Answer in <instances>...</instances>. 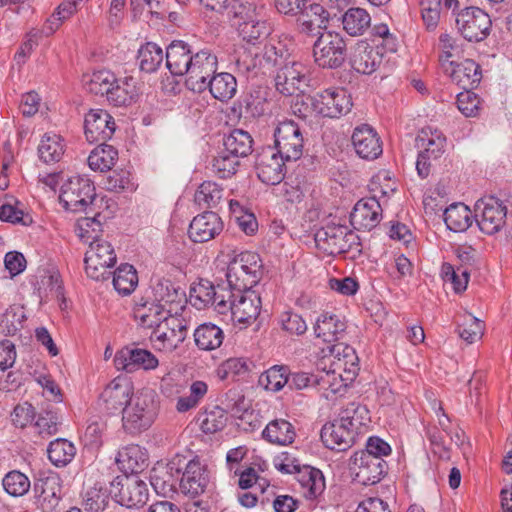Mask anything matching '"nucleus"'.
I'll use <instances>...</instances> for the list:
<instances>
[{
	"label": "nucleus",
	"mask_w": 512,
	"mask_h": 512,
	"mask_svg": "<svg viewBox=\"0 0 512 512\" xmlns=\"http://www.w3.org/2000/svg\"><path fill=\"white\" fill-rule=\"evenodd\" d=\"M364 413H367L365 407L354 402L349 403L341 410L338 419L323 426L321 439L325 446L336 451H345L350 448L356 440L360 427L364 425L362 417Z\"/></svg>",
	"instance_id": "obj_1"
},
{
	"label": "nucleus",
	"mask_w": 512,
	"mask_h": 512,
	"mask_svg": "<svg viewBox=\"0 0 512 512\" xmlns=\"http://www.w3.org/2000/svg\"><path fill=\"white\" fill-rule=\"evenodd\" d=\"M157 415L156 392L150 388L139 390L123 409V428L131 434L140 433L147 430L154 423Z\"/></svg>",
	"instance_id": "obj_2"
},
{
	"label": "nucleus",
	"mask_w": 512,
	"mask_h": 512,
	"mask_svg": "<svg viewBox=\"0 0 512 512\" xmlns=\"http://www.w3.org/2000/svg\"><path fill=\"white\" fill-rule=\"evenodd\" d=\"M232 10L229 17L237 28L239 36L250 44L261 43L271 33V26L261 16L257 6L251 0H245Z\"/></svg>",
	"instance_id": "obj_3"
},
{
	"label": "nucleus",
	"mask_w": 512,
	"mask_h": 512,
	"mask_svg": "<svg viewBox=\"0 0 512 512\" xmlns=\"http://www.w3.org/2000/svg\"><path fill=\"white\" fill-rule=\"evenodd\" d=\"M262 263L259 255L251 251H242L230 258L226 278L230 290L252 289L261 279Z\"/></svg>",
	"instance_id": "obj_4"
},
{
	"label": "nucleus",
	"mask_w": 512,
	"mask_h": 512,
	"mask_svg": "<svg viewBox=\"0 0 512 512\" xmlns=\"http://www.w3.org/2000/svg\"><path fill=\"white\" fill-rule=\"evenodd\" d=\"M60 202L66 210L81 212L89 206H103V198L96 195L94 184L87 178L74 176L61 186Z\"/></svg>",
	"instance_id": "obj_5"
},
{
	"label": "nucleus",
	"mask_w": 512,
	"mask_h": 512,
	"mask_svg": "<svg viewBox=\"0 0 512 512\" xmlns=\"http://www.w3.org/2000/svg\"><path fill=\"white\" fill-rule=\"evenodd\" d=\"M314 240L318 251L327 256L344 254L360 245L358 235L339 224L321 227L316 231Z\"/></svg>",
	"instance_id": "obj_6"
},
{
	"label": "nucleus",
	"mask_w": 512,
	"mask_h": 512,
	"mask_svg": "<svg viewBox=\"0 0 512 512\" xmlns=\"http://www.w3.org/2000/svg\"><path fill=\"white\" fill-rule=\"evenodd\" d=\"M346 43L340 33L324 31L313 45L315 62L323 68L340 67L346 58Z\"/></svg>",
	"instance_id": "obj_7"
},
{
	"label": "nucleus",
	"mask_w": 512,
	"mask_h": 512,
	"mask_svg": "<svg viewBox=\"0 0 512 512\" xmlns=\"http://www.w3.org/2000/svg\"><path fill=\"white\" fill-rule=\"evenodd\" d=\"M218 59L209 49H202L194 53L193 59L187 66L185 85L197 93L207 89V82L215 74Z\"/></svg>",
	"instance_id": "obj_8"
},
{
	"label": "nucleus",
	"mask_w": 512,
	"mask_h": 512,
	"mask_svg": "<svg viewBox=\"0 0 512 512\" xmlns=\"http://www.w3.org/2000/svg\"><path fill=\"white\" fill-rule=\"evenodd\" d=\"M506 216V205L494 196L481 198L475 204L476 223L487 235L498 233L506 223Z\"/></svg>",
	"instance_id": "obj_9"
},
{
	"label": "nucleus",
	"mask_w": 512,
	"mask_h": 512,
	"mask_svg": "<svg viewBox=\"0 0 512 512\" xmlns=\"http://www.w3.org/2000/svg\"><path fill=\"white\" fill-rule=\"evenodd\" d=\"M275 148L286 161L302 156L304 139L299 125L293 120L279 122L274 131Z\"/></svg>",
	"instance_id": "obj_10"
},
{
	"label": "nucleus",
	"mask_w": 512,
	"mask_h": 512,
	"mask_svg": "<svg viewBox=\"0 0 512 512\" xmlns=\"http://www.w3.org/2000/svg\"><path fill=\"white\" fill-rule=\"evenodd\" d=\"M315 112L323 117L340 118L350 112L351 96L343 88H329L311 98Z\"/></svg>",
	"instance_id": "obj_11"
},
{
	"label": "nucleus",
	"mask_w": 512,
	"mask_h": 512,
	"mask_svg": "<svg viewBox=\"0 0 512 512\" xmlns=\"http://www.w3.org/2000/svg\"><path fill=\"white\" fill-rule=\"evenodd\" d=\"M110 493L116 502L127 508L140 507L148 500V488L145 482L137 477H117L111 483Z\"/></svg>",
	"instance_id": "obj_12"
},
{
	"label": "nucleus",
	"mask_w": 512,
	"mask_h": 512,
	"mask_svg": "<svg viewBox=\"0 0 512 512\" xmlns=\"http://www.w3.org/2000/svg\"><path fill=\"white\" fill-rule=\"evenodd\" d=\"M232 298H226V313L231 312L232 320L240 324H249L260 313L261 299L258 293L252 289L234 291Z\"/></svg>",
	"instance_id": "obj_13"
},
{
	"label": "nucleus",
	"mask_w": 512,
	"mask_h": 512,
	"mask_svg": "<svg viewBox=\"0 0 512 512\" xmlns=\"http://www.w3.org/2000/svg\"><path fill=\"white\" fill-rule=\"evenodd\" d=\"M456 23L466 40L479 42L489 34L492 22L484 10L478 7H469L458 15Z\"/></svg>",
	"instance_id": "obj_14"
},
{
	"label": "nucleus",
	"mask_w": 512,
	"mask_h": 512,
	"mask_svg": "<svg viewBox=\"0 0 512 512\" xmlns=\"http://www.w3.org/2000/svg\"><path fill=\"white\" fill-rule=\"evenodd\" d=\"M113 361L117 370L126 373L155 370L159 366L158 358L151 351L135 346H126L117 351Z\"/></svg>",
	"instance_id": "obj_15"
},
{
	"label": "nucleus",
	"mask_w": 512,
	"mask_h": 512,
	"mask_svg": "<svg viewBox=\"0 0 512 512\" xmlns=\"http://www.w3.org/2000/svg\"><path fill=\"white\" fill-rule=\"evenodd\" d=\"M307 68L300 62H287L275 76L277 91L285 96L299 95L308 87Z\"/></svg>",
	"instance_id": "obj_16"
},
{
	"label": "nucleus",
	"mask_w": 512,
	"mask_h": 512,
	"mask_svg": "<svg viewBox=\"0 0 512 512\" xmlns=\"http://www.w3.org/2000/svg\"><path fill=\"white\" fill-rule=\"evenodd\" d=\"M355 480L362 485H374L387 473L388 465L382 458L355 452L350 459Z\"/></svg>",
	"instance_id": "obj_17"
},
{
	"label": "nucleus",
	"mask_w": 512,
	"mask_h": 512,
	"mask_svg": "<svg viewBox=\"0 0 512 512\" xmlns=\"http://www.w3.org/2000/svg\"><path fill=\"white\" fill-rule=\"evenodd\" d=\"M187 334L186 320L170 313L161 327L151 336V339L158 343L159 350L172 352L184 342Z\"/></svg>",
	"instance_id": "obj_18"
},
{
	"label": "nucleus",
	"mask_w": 512,
	"mask_h": 512,
	"mask_svg": "<svg viewBox=\"0 0 512 512\" xmlns=\"http://www.w3.org/2000/svg\"><path fill=\"white\" fill-rule=\"evenodd\" d=\"M170 313L162 304L152 301L150 296H139L134 299L133 317L141 328L152 330V336Z\"/></svg>",
	"instance_id": "obj_19"
},
{
	"label": "nucleus",
	"mask_w": 512,
	"mask_h": 512,
	"mask_svg": "<svg viewBox=\"0 0 512 512\" xmlns=\"http://www.w3.org/2000/svg\"><path fill=\"white\" fill-rule=\"evenodd\" d=\"M284 161L272 147H264L256 155L255 169L259 180L267 185H277L284 179Z\"/></svg>",
	"instance_id": "obj_20"
},
{
	"label": "nucleus",
	"mask_w": 512,
	"mask_h": 512,
	"mask_svg": "<svg viewBox=\"0 0 512 512\" xmlns=\"http://www.w3.org/2000/svg\"><path fill=\"white\" fill-rule=\"evenodd\" d=\"M233 293L223 287H215L208 280H200V282L190 289V299L194 300L193 305L198 308L213 306L219 314H225L226 298H232Z\"/></svg>",
	"instance_id": "obj_21"
},
{
	"label": "nucleus",
	"mask_w": 512,
	"mask_h": 512,
	"mask_svg": "<svg viewBox=\"0 0 512 512\" xmlns=\"http://www.w3.org/2000/svg\"><path fill=\"white\" fill-rule=\"evenodd\" d=\"M133 387L129 381L115 378L103 390L99 398V405L108 414L121 411L129 404L133 396Z\"/></svg>",
	"instance_id": "obj_22"
},
{
	"label": "nucleus",
	"mask_w": 512,
	"mask_h": 512,
	"mask_svg": "<svg viewBox=\"0 0 512 512\" xmlns=\"http://www.w3.org/2000/svg\"><path fill=\"white\" fill-rule=\"evenodd\" d=\"M329 17V12L321 4L309 3L298 13V31L308 37H319L327 31Z\"/></svg>",
	"instance_id": "obj_23"
},
{
	"label": "nucleus",
	"mask_w": 512,
	"mask_h": 512,
	"mask_svg": "<svg viewBox=\"0 0 512 512\" xmlns=\"http://www.w3.org/2000/svg\"><path fill=\"white\" fill-rule=\"evenodd\" d=\"M210 484V474L207 466L198 457L191 459L184 468L180 479L181 491L191 497L206 492Z\"/></svg>",
	"instance_id": "obj_24"
},
{
	"label": "nucleus",
	"mask_w": 512,
	"mask_h": 512,
	"mask_svg": "<svg viewBox=\"0 0 512 512\" xmlns=\"http://www.w3.org/2000/svg\"><path fill=\"white\" fill-rule=\"evenodd\" d=\"M115 132L113 117L103 109H91L85 116L84 133L90 143L111 139Z\"/></svg>",
	"instance_id": "obj_25"
},
{
	"label": "nucleus",
	"mask_w": 512,
	"mask_h": 512,
	"mask_svg": "<svg viewBox=\"0 0 512 512\" xmlns=\"http://www.w3.org/2000/svg\"><path fill=\"white\" fill-rule=\"evenodd\" d=\"M223 230V222L217 213L206 211L193 218L189 225V238L195 243L214 239Z\"/></svg>",
	"instance_id": "obj_26"
},
{
	"label": "nucleus",
	"mask_w": 512,
	"mask_h": 512,
	"mask_svg": "<svg viewBox=\"0 0 512 512\" xmlns=\"http://www.w3.org/2000/svg\"><path fill=\"white\" fill-rule=\"evenodd\" d=\"M352 144L357 155L363 159H376L382 154L380 138L368 124H362L354 129Z\"/></svg>",
	"instance_id": "obj_27"
},
{
	"label": "nucleus",
	"mask_w": 512,
	"mask_h": 512,
	"mask_svg": "<svg viewBox=\"0 0 512 512\" xmlns=\"http://www.w3.org/2000/svg\"><path fill=\"white\" fill-rule=\"evenodd\" d=\"M446 66L444 73L464 90L476 88L481 81V68L471 59H465L460 63H449Z\"/></svg>",
	"instance_id": "obj_28"
},
{
	"label": "nucleus",
	"mask_w": 512,
	"mask_h": 512,
	"mask_svg": "<svg viewBox=\"0 0 512 512\" xmlns=\"http://www.w3.org/2000/svg\"><path fill=\"white\" fill-rule=\"evenodd\" d=\"M382 62V53L365 41H359L350 55L351 67L358 73L371 75Z\"/></svg>",
	"instance_id": "obj_29"
},
{
	"label": "nucleus",
	"mask_w": 512,
	"mask_h": 512,
	"mask_svg": "<svg viewBox=\"0 0 512 512\" xmlns=\"http://www.w3.org/2000/svg\"><path fill=\"white\" fill-rule=\"evenodd\" d=\"M381 205L375 197L359 200L350 214L355 229L371 230L381 219Z\"/></svg>",
	"instance_id": "obj_30"
},
{
	"label": "nucleus",
	"mask_w": 512,
	"mask_h": 512,
	"mask_svg": "<svg viewBox=\"0 0 512 512\" xmlns=\"http://www.w3.org/2000/svg\"><path fill=\"white\" fill-rule=\"evenodd\" d=\"M346 328V323L340 316L328 312L319 315L313 327L315 336L326 343L343 339Z\"/></svg>",
	"instance_id": "obj_31"
},
{
	"label": "nucleus",
	"mask_w": 512,
	"mask_h": 512,
	"mask_svg": "<svg viewBox=\"0 0 512 512\" xmlns=\"http://www.w3.org/2000/svg\"><path fill=\"white\" fill-rule=\"evenodd\" d=\"M102 206H89L82 210L86 214L76 222V233L85 242L98 240L102 232V224L106 217L102 215Z\"/></svg>",
	"instance_id": "obj_32"
},
{
	"label": "nucleus",
	"mask_w": 512,
	"mask_h": 512,
	"mask_svg": "<svg viewBox=\"0 0 512 512\" xmlns=\"http://www.w3.org/2000/svg\"><path fill=\"white\" fill-rule=\"evenodd\" d=\"M194 53L184 41H173L166 49V67L171 74L183 76Z\"/></svg>",
	"instance_id": "obj_33"
},
{
	"label": "nucleus",
	"mask_w": 512,
	"mask_h": 512,
	"mask_svg": "<svg viewBox=\"0 0 512 512\" xmlns=\"http://www.w3.org/2000/svg\"><path fill=\"white\" fill-rule=\"evenodd\" d=\"M151 290L145 296L166 307L168 304L180 303L185 297L181 287L167 278H156L152 281Z\"/></svg>",
	"instance_id": "obj_34"
},
{
	"label": "nucleus",
	"mask_w": 512,
	"mask_h": 512,
	"mask_svg": "<svg viewBox=\"0 0 512 512\" xmlns=\"http://www.w3.org/2000/svg\"><path fill=\"white\" fill-rule=\"evenodd\" d=\"M336 380L335 371L327 372L325 375L318 377L314 374L306 372H288V387L294 390H302L315 385H328L331 392L336 393L339 391L342 384L336 386L334 381Z\"/></svg>",
	"instance_id": "obj_35"
},
{
	"label": "nucleus",
	"mask_w": 512,
	"mask_h": 512,
	"mask_svg": "<svg viewBox=\"0 0 512 512\" xmlns=\"http://www.w3.org/2000/svg\"><path fill=\"white\" fill-rule=\"evenodd\" d=\"M147 455L138 445H129L122 448L116 457L119 468L127 474H138L147 466Z\"/></svg>",
	"instance_id": "obj_36"
},
{
	"label": "nucleus",
	"mask_w": 512,
	"mask_h": 512,
	"mask_svg": "<svg viewBox=\"0 0 512 512\" xmlns=\"http://www.w3.org/2000/svg\"><path fill=\"white\" fill-rule=\"evenodd\" d=\"M111 88L106 98L109 103L116 107L131 105L138 95L136 82L132 77L116 78Z\"/></svg>",
	"instance_id": "obj_37"
},
{
	"label": "nucleus",
	"mask_w": 512,
	"mask_h": 512,
	"mask_svg": "<svg viewBox=\"0 0 512 512\" xmlns=\"http://www.w3.org/2000/svg\"><path fill=\"white\" fill-rule=\"evenodd\" d=\"M263 438L276 445H289L293 443L296 432L294 426L285 419L270 421L264 429Z\"/></svg>",
	"instance_id": "obj_38"
},
{
	"label": "nucleus",
	"mask_w": 512,
	"mask_h": 512,
	"mask_svg": "<svg viewBox=\"0 0 512 512\" xmlns=\"http://www.w3.org/2000/svg\"><path fill=\"white\" fill-rule=\"evenodd\" d=\"M207 84L211 95L221 102H227L233 98L237 91L236 78L227 72H215Z\"/></svg>",
	"instance_id": "obj_39"
},
{
	"label": "nucleus",
	"mask_w": 512,
	"mask_h": 512,
	"mask_svg": "<svg viewBox=\"0 0 512 512\" xmlns=\"http://www.w3.org/2000/svg\"><path fill=\"white\" fill-rule=\"evenodd\" d=\"M444 222L453 232L466 231L473 222V215L468 206L463 203H453L444 211Z\"/></svg>",
	"instance_id": "obj_40"
},
{
	"label": "nucleus",
	"mask_w": 512,
	"mask_h": 512,
	"mask_svg": "<svg viewBox=\"0 0 512 512\" xmlns=\"http://www.w3.org/2000/svg\"><path fill=\"white\" fill-rule=\"evenodd\" d=\"M224 340L223 330L212 323H204L194 331L196 346L203 351H212L219 348Z\"/></svg>",
	"instance_id": "obj_41"
},
{
	"label": "nucleus",
	"mask_w": 512,
	"mask_h": 512,
	"mask_svg": "<svg viewBox=\"0 0 512 512\" xmlns=\"http://www.w3.org/2000/svg\"><path fill=\"white\" fill-rule=\"evenodd\" d=\"M416 142L425 153L430 154L433 159H438L444 153L446 138L441 131L426 127L418 134Z\"/></svg>",
	"instance_id": "obj_42"
},
{
	"label": "nucleus",
	"mask_w": 512,
	"mask_h": 512,
	"mask_svg": "<svg viewBox=\"0 0 512 512\" xmlns=\"http://www.w3.org/2000/svg\"><path fill=\"white\" fill-rule=\"evenodd\" d=\"M225 152L239 157L248 156L253 149V139L251 135L242 129H234L224 139Z\"/></svg>",
	"instance_id": "obj_43"
},
{
	"label": "nucleus",
	"mask_w": 512,
	"mask_h": 512,
	"mask_svg": "<svg viewBox=\"0 0 512 512\" xmlns=\"http://www.w3.org/2000/svg\"><path fill=\"white\" fill-rule=\"evenodd\" d=\"M342 24L349 35L360 36L370 27L371 17L363 8H349L342 16Z\"/></svg>",
	"instance_id": "obj_44"
},
{
	"label": "nucleus",
	"mask_w": 512,
	"mask_h": 512,
	"mask_svg": "<svg viewBox=\"0 0 512 512\" xmlns=\"http://www.w3.org/2000/svg\"><path fill=\"white\" fill-rule=\"evenodd\" d=\"M88 157V165L94 171L105 172L110 170L115 164L118 156L117 150L111 146L100 142Z\"/></svg>",
	"instance_id": "obj_45"
},
{
	"label": "nucleus",
	"mask_w": 512,
	"mask_h": 512,
	"mask_svg": "<svg viewBox=\"0 0 512 512\" xmlns=\"http://www.w3.org/2000/svg\"><path fill=\"white\" fill-rule=\"evenodd\" d=\"M38 154L44 163L58 162L64 154L63 139L57 134H45L38 146Z\"/></svg>",
	"instance_id": "obj_46"
},
{
	"label": "nucleus",
	"mask_w": 512,
	"mask_h": 512,
	"mask_svg": "<svg viewBox=\"0 0 512 512\" xmlns=\"http://www.w3.org/2000/svg\"><path fill=\"white\" fill-rule=\"evenodd\" d=\"M138 285L136 269L130 264H121L113 273V286L124 296L130 295Z\"/></svg>",
	"instance_id": "obj_47"
},
{
	"label": "nucleus",
	"mask_w": 512,
	"mask_h": 512,
	"mask_svg": "<svg viewBox=\"0 0 512 512\" xmlns=\"http://www.w3.org/2000/svg\"><path fill=\"white\" fill-rule=\"evenodd\" d=\"M49 460L57 467L66 466L76 454V448L67 439L58 438L50 442L48 449Z\"/></svg>",
	"instance_id": "obj_48"
},
{
	"label": "nucleus",
	"mask_w": 512,
	"mask_h": 512,
	"mask_svg": "<svg viewBox=\"0 0 512 512\" xmlns=\"http://www.w3.org/2000/svg\"><path fill=\"white\" fill-rule=\"evenodd\" d=\"M163 51L155 43L148 42L142 45L138 51L137 59L141 71L146 73L155 72L163 62Z\"/></svg>",
	"instance_id": "obj_49"
},
{
	"label": "nucleus",
	"mask_w": 512,
	"mask_h": 512,
	"mask_svg": "<svg viewBox=\"0 0 512 512\" xmlns=\"http://www.w3.org/2000/svg\"><path fill=\"white\" fill-rule=\"evenodd\" d=\"M472 269L464 266L454 267L450 263H443L441 267V276L445 282H450L456 293L466 290L469 276Z\"/></svg>",
	"instance_id": "obj_50"
},
{
	"label": "nucleus",
	"mask_w": 512,
	"mask_h": 512,
	"mask_svg": "<svg viewBox=\"0 0 512 512\" xmlns=\"http://www.w3.org/2000/svg\"><path fill=\"white\" fill-rule=\"evenodd\" d=\"M258 383L266 390L280 391L285 385L288 386V368L275 365L260 375Z\"/></svg>",
	"instance_id": "obj_51"
},
{
	"label": "nucleus",
	"mask_w": 512,
	"mask_h": 512,
	"mask_svg": "<svg viewBox=\"0 0 512 512\" xmlns=\"http://www.w3.org/2000/svg\"><path fill=\"white\" fill-rule=\"evenodd\" d=\"M223 190L215 182L205 181L196 190L194 199L200 207L213 208L222 199Z\"/></svg>",
	"instance_id": "obj_52"
},
{
	"label": "nucleus",
	"mask_w": 512,
	"mask_h": 512,
	"mask_svg": "<svg viewBox=\"0 0 512 512\" xmlns=\"http://www.w3.org/2000/svg\"><path fill=\"white\" fill-rule=\"evenodd\" d=\"M2 486L9 495L20 497L29 491L31 483L24 473L12 470L3 477Z\"/></svg>",
	"instance_id": "obj_53"
},
{
	"label": "nucleus",
	"mask_w": 512,
	"mask_h": 512,
	"mask_svg": "<svg viewBox=\"0 0 512 512\" xmlns=\"http://www.w3.org/2000/svg\"><path fill=\"white\" fill-rule=\"evenodd\" d=\"M110 501L109 493L99 485L86 490L83 495V506L88 512H102Z\"/></svg>",
	"instance_id": "obj_54"
},
{
	"label": "nucleus",
	"mask_w": 512,
	"mask_h": 512,
	"mask_svg": "<svg viewBox=\"0 0 512 512\" xmlns=\"http://www.w3.org/2000/svg\"><path fill=\"white\" fill-rule=\"evenodd\" d=\"M90 256L91 262L95 264L105 263L114 266L116 263V253L112 245L103 240L90 242V249L86 252Z\"/></svg>",
	"instance_id": "obj_55"
},
{
	"label": "nucleus",
	"mask_w": 512,
	"mask_h": 512,
	"mask_svg": "<svg viewBox=\"0 0 512 512\" xmlns=\"http://www.w3.org/2000/svg\"><path fill=\"white\" fill-rule=\"evenodd\" d=\"M116 76L109 70H99L94 72L89 81L86 83V88L89 92L95 95L106 96L112 85L115 83Z\"/></svg>",
	"instance_id": "obj_56"
},
{
	"label": "nucleus",
	"mask_w": 512,
	"mask_h": 512,
	"mask_svg": "<svg viewBox=\"0 0 512 512\" xmlns=\"http://www.w3.org/2000/svg\"><path fill=\"white\" fill-rule=\"evenodd\" d=\"M227 422L225 411L220 407H215L211 411H206L202 415L201 429L206 434H214L221 431Z\"/></svg>",
	"instance_id": "obj_57"
},
{
	"label": "nucleus",
	"mask_w": 512,
	"mask_h": 512,
	"mask_svg": "<svg viewBox=\"0 0 512 512\" xmlns=\"http://www.w3.org/2000/svg\"><path fill=\"white\" fill-rule=\"evenodd\" d=\"M439 46L441 48V55L439 56V62L442 69H446V64L455 63L453 58L458 57L461 53V48L457 41L452 38L449 34H442L439 38Z\"/></svg>",
	"instance_id": "obj_58"
},
{
	"label": "nucleus",
	"mask_w": 512,
	"mask_h": 512,
	"mask_svg": "<svg viewBox=\"0 0 512 512\" xmlns=\"http://www.w3.org/2000/svg\"><path fill=\"white\" fill-rule=\"evenodd\" d=\"M238 165V158L223 152L213 159L212 169L218 177L225 179L236 173Z\"/></svg>",
	"instance_id": "obj_59"
},
{
	"label": "nucleus",
	"mask_w": 512,
	"mask_h": 512,
	"mask_svg": "<svg viewBox=\"0 0 512 512\" xmlns=\"http://www.w3.org/2000/svg\"><path fill=\"white\" fill-rule=\"evenodd\" d=\"M58 416L52 411L41 413L35 421L33 427L43 438L50 437L58 432Z\"/></svg>",
	"instance_id": "obj_60"
},
{
	"label": "nucleus",
	"mask_w": 512,
	"mask_h": 512,
	"mask_svg": "<svg viewBox=\"0 0 512 512\" xmlns=\"http://www.w3.org/2000/svg\"><path fill=\"white\" fill-rule=\"evenodd\" d=\"M76 12L75 5L73 6L69 0L63 1L47 20L45 29L48 30L49 33L55 32L64 21L69 19Z\"/></svg>",
	"instance_id": "obj_61"
},
{
	"label": "nucleus",
	"mask_w": 512,
	"mask_h": 512,
	"mask_svg": "<svg viewBox=\"0 0 512 512\" xmlns=\"http://www.w3.org/2000/svg\"><path fill=\"white\" fill-rule=\"evenodd\" d=\"M301 483L303 487L309 490L310 495L314 497L320 494L325 487L324 477L321 471L309 466L304 467Z\"/></svg>",
	"instance_id": "obj_62"
},
{
	"label": "nucleus",
	"mask_w": 512,
	"mask_h": 512,
	"mask_svg": "<svg viewBox=\"0 0 512 512\" xmlns=\"http://www.w3.org/2000/svg\"><path fill=\"white\" fill-rule=\"evenodd\" d=\"M471 90L458 93L456 100L459 111L466 117L476 116L479 111L480 99Z\"/></svg>",
	"instance_id": "obj_63"
},
{
	"label": "nucleus",
	"mask_w": 512,
	"mask_h": 512,
	"mask_svg": "<svg viewBox=\"0 0 512 512\" xmlns=\"http://www.w3.org/2000/svg\"><path fill=\"white\" fill-rule=\"evenodd\" d=\"M250 363L245 358H229L218 369V375L221 379H227L229 376H242L249 371Z\"/></svg>",
	"instance_id": "obj_64"
}]
</instances>
